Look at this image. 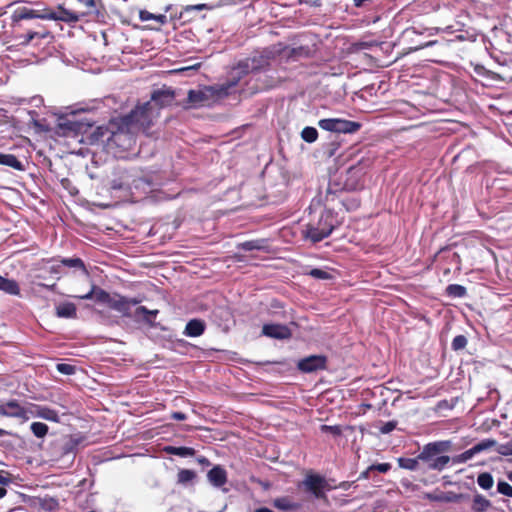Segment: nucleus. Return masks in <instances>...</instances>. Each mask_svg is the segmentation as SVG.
I'll return each instance as SVG.
<instances>
[{
  "label": "nucleus",
  "instance_id": "f257e3e1",
  "mask_svg": "<svg viewBox=\"0 0 512 512\" xmlns=\"http://www.w3.org/2000/svg\"><path fill=\"white\" fill-rule=\"evenodd\" d=\"M240 81V77L229 79L226 83L204 86L198 90H189L186 108L209 107L217 100L226 97Z\"/></svg>",
  "mask_w": 512,
  "mask_h": 512
},
{
  "label": "nucleus",
  "instance_id": "f03ea898",
  "mask_svg": "<svg viewBox=\"0 0 512 512\" xmlns=\"http://www.w3.org/2000/svg\"><path fill=\"white\" fill-rule=\"evenodd\" d=\"M450 447L449 441L431 442L422 448L418 454V459L426 465L429 470L442 471L446 468L451 458L441 453L447 451Z\"/></svg>",
  "mask_w": 512,
  "mask_h": 512
},
{
  "label": "nucleus",
  "instance_id": "7ed1b4c3",
  "mask_svg": "<svg viewBox=\"0 0 512 512\" xmlns=\"http://www.w3.org/2000/svg\"><path fill=\"white\" fill-rule=\"evenodd\" d=\"M158 117V108L153 107L151 102H145L137 105L135 109L122 118L125 125H131L137 131L146 133Z\"/></svg>",
  "mask_w": 512,
  "mask_h": 512
},
{
  "label": "nucleus",
  "instance_id": "20e7f679",
  "mask_svg": "<svg viewBox=\"0 0 512 512\" xmlns=\"http://www.w3.org/2000/svg\"><path fill=\"white\" fill-rule=\"evenodd\" d=\"M110 127V135L107 137L108 144L122 150L132 149L135 144V134L138 131L131 125H125L122 117L111 122Z\"/></svg>",
  "mask_w": 512,
  "mask_h": 512
},
{
  "label": "nucleus",
  "instance_id": "39448f33",
  "mask_svg": "<svg viewBox=\"0 0 512 512\" xmlns=\"http://www.w3.org/2000/svg\"><path fill=\"white\" fill-rule=\"evenodd\" d=\"M337 226V219L331 210H325L321 213L316 223H309L304 230L306 239L313 243L320 242L327 238Z\"/></svg>",
  "mask_w": 512,
  "mask_h": 512
},
{
  "label": "nucleus",
  "instance_id": "423d86ee",
  "mask_svg": "<svg viewBox=\"0 0 512 512\" xmlns=\"http://www.w3.org/2000/svg\"><path fill=\"white\" fill-rule=\"evenodd\" d=\"M318 126L328 132L354 134L362 127L361 123L341 118H326L318 121Z\"/></svg>",
  "mask_w": 512,
  "mask_h": 512
},
{
  "label": "nucleus",
  "instance_id": "0eeeda50",
  "mask_svg": "<svg viewBox=\"0 0 512 512\" xmlns=\"http://www.w3.org/2000/svg\"><path fill=\"white\" fill-rule=\"evenodd\" d=\"M65 14L67 16H57L55 13L42 14L36 10L30 9L27 7H18L13 11V13L11 15V20H12V24L14 26H16V25H19V23L22 20L34 19V18L61 19V20H66V21H76L78 19L77 16H73L72 14H68L67 12H65Z\"/></svg>",
  "mask_w": 512,
  "mask_h": 512
},
{
  "label": "nucleus",
  "instance_id": "6e6552de",
  "mask_svg": "<svg viewBox=\"0 0 512 512\" xmlns=\"http://www.w3.org/2000/svg\"><path fill=\"white\" fill-rule=\"evenodd\" d=\"M269 64V56L266 54L255 55L253 57L247 58L243 61H240L238 65L233 69V73L230 79L238 78L240 79L247 75L249 72L260 71L265 68Z\"/></svg>",
  "mask_w": 512,
  "mask_h": 512
},
{
  "label": "nucleus",
  "instance_id": "1a4fd4ad",
  "mask_svg": "<svg viewBox=\"0 0 512 512\" xmlns=\"http://www.w3.org/2000/svg\"><path fill=\"white\" fill-rule=\"evenodd\" d=\"M300 487H303L306 492L311 493L317 499H326L325 491L333 489L326 478L319 474H307Z\"/></svg>",
  "mask_w": 512,
  "mask_h": 512
},
{
  "label": "nucleus",
  "instance_id": "9d476101",
  "mask_svg": "<svg viewBox=\"0 0 512 512\" xmlns=\"http://www.w3.org/2000/svg\"><path fill=\"white\" fill-rule=\"evenodd\" d=\"M0 416L29 420V409L20 405L16 399H10L0 404Z\"/></svg>",
  "mask_w": 512,
  "mask_h": 512
},
{
  "label": "nucleus",
  "instance_id": "9b49d317",
  "mask_svg": "<svg viewBox=\"0 0 512 512\" xmlns=\"http://www.w3.org/2000/svg\"><path fill=\"white\" fill-rule=\"evenodd\" d=\"M327 367V357L324 355H310L300 359L297 368L303 373H313L319 370H325Z\"/></svg>",
  "mask_w": 512,
  "mask_h": 512
},
{
  "label": "nucleus",
  "instance_id": "f8f14e48",
  "mask_svg": "<svg viewBox=\"0 0 512 512\" xmlns=\"http://www.w3.org/2000/svg\"><path fill=\"white\" fill-rule=\"evenodd\" d=\"M139 303V299L127 298L119 294H115L112 296V299L108 306L111 309L121 313L124 317H133V314L131 313V308Z\"/></svg>",
  "mask_w": 512,
  "mask_h": 512
},
{
  "label": "nucleus",
  "instance_id": "ddd939ff",
  "mask_svg": "<svg viewBox=\"0 0 512 512\" xmlns=\"http://www.w3.org/2000/svg\"><path fill=\"white\" fill-rule=\"evenodd\" d=\"M30 415L55 423L60 421L58 412L44 405L31 404L29 408Z\"/></svg>",
  "mask_w": 512,
  "mask_h": 512
},
{
  "label": "nucleus",
  "instance_id": "4468645a",
  "mask_svg": "<svg viewBox=\"0 0 512 512\" xmlns=\"http://www.w3.org/2000/svg\"><path fill=\"white\" fill-rule=\"evenodd\" d=\"M173 101L174 92L170 89H162L154 91L149 102L153 104V107L158 108L159 114L161 108L169 106Z\"/></svg>",
  "mask_w": 512,
  "mask_h": 512
},
{
  "label": "nucleus",
  "instance_id": "2eb2a0df",
  "mask_svg": "<svg viewBox=\"0 0 512 512\" xmlns=\"http://www.w3.org/2000/svg\"><path fill=\"white\" fill-rule=\"evenodd\" d=\"M262 334L274 339H288L291 331L286 325L282 324H265L262 328Z\"/></svg>",
  "mask_w": 512,
  "mask_h": 512
},
{
  "label": "nucleus",
  "instance_id": "dca6fc26",
  "mask_svg": "<svg viewBox=\"0 0 512 512\" xmlns=\"http://www.w3.org/2000/svg\"><path fill=\"white\" fill-rule=\"evenodd\" d=\"M465 496L463 494H456L452 491L443 492V491H434L431 493H426L424 498L433 502H446V503H457L460 502Z\"/></svg>",
  "mask_w": 512,
  "mask_h": 512
},
{
  "label": "nucleus",
  "instance_id": "f3484780",
  "mask_svg": "<svg viewBox=\"0 0 512 512\" xmlns=\"http://www.w3.org/2000/svg\"><path fill=\"white\" fill-rule=\"evenodd\" d=\"M112 296L113 295H110L107 291L103 290L102 288L93 285L88 293L75 297L81 300H90L94 298L98 303L109 305Z\"/></svg>",
  "mask_w": 512,
  "mask_h": 512
},
{
  "label": "nucleus",
  "instance_id": "a211bd4d",
  "mask_svg": "<svg viewBox=\"0 0 512 512\" xmlns=\"http://www.w3.org/2000/svg\"><path fill=\"white\" fill-rule=\"evenodd\" d=\"M207 478L212 486L220 488L227 482V472L222 466L216 465L207 473Z\"/></svg>",
  "mask_w": 512,
  "mask_h": 512
},
{
  "label": "nucleus",
  "instance_id": "6ab92c4d",
  "mask_svg": "<svg viewBox=\"0 0 512 512\" xmlns=\"http://www.w3.org/2000/svg\"><path fill=\"white\" fill-rule=\"evenodd\" d=\"M206 329V324L201 319H191L187 322L185 329L183 331V335L187 337H199L201 336Z\"/></svg>",
  "mask_w": 512,
  "mask_h": 512
},
{
  "label": "nucleus",
  "instance_id": "aec40b11",
  "mask_svg": "<svg viewBox=\"0 0 512 512\" xmlns=\"http://www.w3.org/2000/svg\"><path fill=\"white\" fill-rule=\"evenodd\" d=\"M158 310H149L145 306H139L135 309L133 317L136 320H143L145 323L153 326V320L156 318Z\"/></svg>",
  "mask_w": 512,
  "mask_h": 512
},
{
  "label": "nucleus",
  "instance_id": "412c9836",
  "mask_svg": "<svg viewBox=\"0 0 512 512\" xmlns=\"http://www.w3.org/2000/svg\"><path fill=\"white\" fill-rule=\"evenodd\" d=\"M56 315L59 318H76L77 309L72 302H63L56 306Z\"/></svg>",
  "mask_w": 512,
  "mask_h": 512
},
{
  "label": "nucleus",
  "instance_id": "4be33fe9",
  "mask_svg": "<svg viewBox=\"0 0 512 512\" xmlns=\"http://www.w3.org/2000/svg\"><path fill=\"white\" fill-rule=\"evenodd\" d=\"M0 291L6 294L18 296L20 295V287L17 281L5 278L0 275Z\"/></svg>",
  "mask_w": 512,
  "mask_h": 512
},
{
  "label": "nucleus",
  "instance_id": "5701e85b",
  "mask_svg": "<svg viewBox=\"0 0 512 512\" xmlns=\"http://www.w3.org/2000/svg\"><path fill=\"white\" fill-rule=\"evenodd\" d=\"M273 505L275 508L284 512L295 511L300 507L298 503L293 502L289 497L286 496L274 499Z\"/></svg>",
  "mask_w": 512,
  "mask_h": 512
},
{
  "label": "nucleus",
  "instance_id": "b1692460",
  "mask_svg": "<svg viewBox=\"0 0 512 512\" xmlns=\"http://www.w3.org/2000/svg\"><path fill=\"white\" fill-rule=\"evenodd\" d=\"M0 165L11 167L18 171H24V164L13 154L0 153Z\"/></svg>",
  "mask_w": 512,
  "mask_h": 512
},
{
  "label": "nucleus",
  "instance_id": "393cba45",
  "mask_svg": "<svg viewBox=\"0 0 512 512\" xmlns=\"http://www.w3.org/2000/svg\"><path fill=\"white\" fill-rule=\"evenodd\" d=\"M491 507V502L481 494L473 497L471 509L474 512H486Z\"/></svg>",
  "mask_w": 512,
  "mask_h": 512
},
{
  "label": "nucleus",
  "instance_id": "a878e982",
  "mask_svg": "<svg viewBox=\"0 0 512 512\" xmlns=\"http://www.w3.org/2000/svg\"><path fill=\"white\" fill-rule=\"evenodd\" d=\"M164 451L166 453H168V454L176 455V456H179V457L194 456L195 453H196L194 448H192V447H184V446H181V447L166 446L164 448Z\"/></svg>",
  "mask_w": 512,
  "mask_h": 512
},
{
  "label": "nucleus",
  "instance_id": "bb28decb",
  "mask_svg": "<svg viewBox=\"0 0 512 512\" xmlns=\"http://www.w3.org/2000/svg\"><path fill=\"white\" fill-rule=\"evenodd\" d=\"M437 31H438V29H436V28H424L423 30H420V29H418L416 27H410V28H407L404 31L403 37L413 41L414 40V36L422 35L424 32H427L429 36H432Z\"/></svg>",
  "mask_w": 512,
  "mask_h": 512
},
{
  "label": "nucleus",
  "instance_id": "cd10ccee",
  "mask_svg": "<svg viewBox=\"0 0 512 512\" xmlns=\"http://www.w3.org/2000/svg\"><path fill=\"white\" fill-rule=\"evenodd\" d=\"M60 263L62 264V266L80 269L83 273L87 274V270L83 260L78 257L63 258L60 260Z\"/></svg>",
  "mask_w": 512,
  "mask_h": 512
},
{
  "label": "nucleus",
  "instance_id": "c85d7f7f",
  "mask_svg": "<svg viewBox=\"0 0 512 512\" xmlns=\"http://www.w3.org/2000/svg\"><path fill=\"white\" fill-rule=\"evenodd\" d=\"M421 460L418 459V456L416 458H398L397 462L400 468L410 470V471H416L419 467V462Z\"/></svg>",
  "mask_w": 512,
  "mask_h": 512
},
{
  "label": "nucleus",
  "instance_id": "c756f323",
  "mask_svg": "<svg viewBox=\"0 0 512 512\" xmlns=\"http://www.w3.org/2000/svg\"><path fill=\"white\" fill-rule=\"evenodd\" d=\"M446 293L450 297L463 298L467 294V290L462 285L450 284L446 287Z\"/></svg>",
  "mask_w": 512,
  "mask_h": 512
},
{
  "label": "nucleus",
  "instance_id": "7c9ffc66",
  "mask_svg": "<svg viewBox=\"0 0 512 512\" xmlns=\"http://www.w3.org/2000/svg\"><path fill=\"white\" fill-rule=\"evenodd\" d=\"M477 484L484 490H489L494 484L493 477L490 473L484 472L478 475Z\"/></svg>",
  "mask_w": 512,
  "mask_h": 512
},
{
  "label": "nucleus",
  "instance_id": "2f4dec72",
  "mask_svg": "<svg viewBox=\"0 0 512 512\" xmlns=\"http://www.w3.org/2000/svg\"><path fill=\"white\" fill-rule=\"evenodd\" d=\"M239 247L244 251L262 250L265 248V240L245 241Z\"/></svg>",
  "mask_w": 512,
  "mask_h": 512
},
{
  "label": "nucleus",
  "instance_id": "473e14b6",
  "mask_svg": "<svg viewBox=\"0 0 512 512\" xmlns=\"http://www.w3.org/2000/svg\"><path fill=\"white\" fill-rule=\"evenodd\" d=\"M497 445L496 440L494 439H484L481 442L477 443L472 447L475 454H479L481 452H484L486 450H489Z\"/></svg>",
  "mask_w": 512,
  "mask_h": 512
},
{
  "label": "nucleus",
  "instance_id": "72a5a7b5",
  "mask_svg": "<svg viewBox=\"0 0 512 512\" xmlns=\"http://www.w3.org/2000/svg\"><path fill=\"white\" fill-rule=\"evenodd\" d=\"M301 138L307 143H313L318 138V131L314 127L307 126L301 131Z\"/></svg>",
  "mask_w": 512,
  "mask_h": 512
},
{
  "label": "nucleus",
  "instance_id": "f704fd0d",
  "mask_svg": "<svg viewBox=\"0 0 512 512\" xmlns=\"http://www.w3.org/2000/svg\"><path fill=\"white\" fill-rule=\"evenodd\" d=\"M30 429L35 437L44 438L48 433V426L42 422H33L30 426Z\"/></svg>",
  "mask_w": 512,
  "mask_h": 512
},
{
  "label": "nucleus",
  "instance_id": "c9c22d12",
  "mask_svg": "<svg viewBox=\"0 0 512 512\" xmlns=\"http://www.w3.org/2000/svg\"><path fill=\"white\" fill-rule=\"evenodd\" d=\"M178 483L180 484H188L192 482L196 478V473L193 470L189 469H181L177 475Z\"/></svg>",
  "mask_w": 512,
  "mask_h": 512
},
{
  "label": "nucleus",
  "instance_id": "e433bc0d",
  "mask_svg": "<svg viewBox=\"0 0 512 512\" xmlns=\"http://www.w3.org/2000/svg\"><path fill=\"white\" fill-rule=\"evenodd\" d=\"M47 36V31H29L25 36H22L24 39L20 41V44L27 45L35 38H46Z\"/></svg>",
  "mask_w": 512,
  "mask_h": 512
},
{
  "label": "nucleus",
  "instance_id": "4c0bfd02",
  "mask_svg": "<svg viewBox=\"0 0 512 512\" xmlns=\"http://www.w3.org/2000/svg\"><path fill=\"white\" fill-rule=\"evenodd\" d=\"M475 452L472 448L464 451L463 453L456 455L452 458L453 463L455 464H462L466 463L467 461L471 460L475 456Z\"/></svg>",
  "mask_w": 512,
  "mask_h": 512
},
{
  "label": "nucleus",
  "instance_id": "58836bf2",
  "mask_svg": "<svg viewBox=\"0 0 512 512\" xmlns=\"http://www.w3.org/2000/svg\"><path fill=\"white\" fill-rule=\"evenodd\" d=\"M59 127L72 132H78L80 130V124L69 119H62L59 123Z\"/></svg>",
  "mask_w": 512,
  "mask_h": 512
},
{
  "label": "nucleus",
  "instance_id": "ea45409f",
  "mask_svg": "<svg viewBox=\"0 0 512 512\" xmlns=\"http://www.w3.org/2000/svg\"><path fill=\"white\" fill-rule=\"evenodd\" d=\"M467 343H468V340L464 335H457L452 340L451 348L454 351H459V350L464 349L466 347Z\"/></svg>",
  "mask_w": 512,
  "mask_h": 512
},
{
  "label": "nucleus",
  "instance_id": "a19ab883",
  "mask_svg": "<svg viewBox=\"0 0 512 512\" xmlns=\"http://www.w3.org/2000/svg\"><path fill=\"white\" fill-rule=\"evenodd\" d=\"M308 275L319 280H327L332 278V275L328 271L319 268L310 270Z\"/></svg>",
  "mask_w": 512,
  "mask_h": 512
},
{
  "label": "nucleus",
  "instance_id": "79ce46f5",
  "mask_svg": "<svg viewBox=\"0 0 512 512\" xmlns=\"http://www.w3.org/2000/svg\"><path fill=\"white\" fill-rule=\"evenodd\" d=\"M496 451L503 456H512V439L504 444L496 445Z\"/></svg>",
  "mask_w": 512,
  "mask_h": 512
},
{
  "label": "nucleus",
  "instance_id": "37998d69",
  "mask_svg": "<svg viewBox=\"0 0 512 512\" xmlns=\"http://www.w3.org/2000/svg\"><path fill=\"white\" fill-rule=\"evenodd\" d=\"M497 492L502 495L512 497V486L505 481H499L497 483Z\"/></svg>",
  "mask_w": 512,
  "mask_h": 512
},
{
  "label": "nucleus",
  "instance_id": "c03bdc74",
  "mask_svg": "<svg viewBox=\"0 0 512 512\" xmlns=\"http://www.w3.org/2000/svg\"><path fill=\"white\" fill-rule=\"evenodd\" d=\"M397 427V421L391 420L388 422L383 423L379 427V431L381 434H389L391 433L395 428Z\"/></svg>",
  "mask_w": 512,
  "mask_h": 512
},
{
  "label": "nucleus",
  "instance_id": "a18cd8bd",
  "mask_svg": "<svg viewBox=\"0 0 512 512\" xmlns=\"http://www.w3.org/2000/svg\"><path fill=\"white\" fill-rule=\"evenodd\" d=\"M391 469L389 463H379L369 466V470L378 471L380 473H387Z\"/></svg>",
  "mask_w": 512,
  "mask_h": 512
},
{
  "label": "nucleus",
  "instance_id": "49530a36",
  "mask_svg": "<svg viewBox=\"0 0 512 512\" xmlns=\"http://www.w3.org/2000/svg\"><path fill=\"white\" fill-rule=\"evenodd\" d=\"M57 370L62 374L71 375L75 368L72 365L61 363L57 365Z\"/></svg>",
  "mask_w": 512,
  "mask_h": 512
},
{
  "label": "nucleus",
  "instance_id": "de8ad7c7",
  "mask_svg": "<svg viewBox=\"0 0 512 512\" xmlns=\"http://www.w3.org/2000/svg\"><path fill=\"white\" fill-rule=\"evenodd\" d=\"M321 430L323 432H330L334 435H339L341 433V430L338 426L322 425Z\"/></svg>",
  "mask_w": 512,
  "mask_h": 512
},
{
  "label": "nucleus",
  "instance_id": "09e8293b",
  "mask_svg": "<svg viewBox=\"0 0 512 512\" xmlns=\"http://www.w3.org/2000/svg\"><path fill=\"white\" fill-rule=\"evenodd\" d=\"M434 44H436V41H434V40L427 41V42H418L414 47H411V49L416 51L419 49L433 46Z\"/></svg>",
  "mask_w": 512,
  "mask_h": 512
},
{
  "label": "nucleus",
  "instance_id": "8fccbe9b",
  "mask_svg": "<svg viewBox=\"0 0 512 512\" xmlns=\"http://www.w3.org/2000/svg\"><path fill=\"white\" fill-rule=\"evenodd\" d=\"M156 18V15L146 11V10H143V11H140V19L142 21H149V20H152Z\"/></svg>",
  "mask_w": 512,
  "mask_h": 512
},
{
  "label": "nucleus",
  "instance_id": "3c124183",
  "mask_svg": "<svg viewBox=\"0 0 512 512\" xmlns=\"http://www.w3.org/2000/svg\"><path fill=\"white\" fill-rule=\"evenodd\" d=\"M171 419L173 420H176V421H183V420H186L187 419V415L183 412H173L171 414Z\"/></svg>",
  "mask_w": 512,
  "mask_h": 512
},
{
  "label": "nucleus",
  "instance_id": "603ef678",
  "mask_svg": "<svg viewBox=\"0 0 512 512\" xmlns=\"http://www.w3.org/2000/svg\"><path fill=\"white\" fill-rule=\"evenodd\" d=\"M62 268V264L59 262H55L50 266V273L59 274Z\"/></svg>",
  "mask_w": 512,
  "mask_h": 512
},
{
  "label": "nucleus",
  "instance_id": "864d4df0",
  "mask_svg": "<svg viewBox=\"0 0 512 512\" xmlns=\"http://www.w3.org/2000/svg\"><path fill=\"white\" fill-rule=\"evenodd\" d=\"M197 462L204 467H208L211 464L210 461L204 456H199L197 458Z\"/></svg>",
  "mask_w": 512,
  "mask_h": 512
},
{
  "label": "nucleus",
  "instance_id": "5fc2aeb1",
  "mask_svg": "<svg viewBox=\"0 0 512 512\" xmlns=\"http://www.w3.org/2000/svg\"><path fill=\"white\" fill-rule=\"evenodd\" d=\"M373 470H369V467L363 471L360 476H359V479H368L370 477V472H372Z\"/></svg>",
  "mask_w": 512,
  "mask_h": 512
},
{
  "label": "nucleus",
  "instance_id": "6e6d98bb",
  "mask_svg": "<svg viewBox=\"0 0 512 512\" xmlns=\"http://www.w3.org/2000/svg\"><path fill=\"white\" fill-rule=\"evenodd\" d=\"M10 483V478L3 475V474H0V484L1 485H8Z\"/></svg>",
  "mask_w": 512,
  "mask_h": 512
},
{
  "label": "nucleus",
  "instance_id": "4d7b16f0",
  "mask_svg": "<svg viewBox=\"0 0 512 512\" xmlns=\"http://www.w3.org/2000/svg\"><path fill=\"white\" fill-rule=\"evenodd\" d=\"M191 9L195 10H203V9H209L210 7L207 4H198L190 7Z\"/></svg>",
  "mask_w": 512,
  "mask_h": 512
},
{
  "label": "nucleus",
  "instance_id": "13d9d810",
  "mask_svg": "<svg viewBox=\"0 0 512 512\" xmlns=\"http://www.w3.org/2000/svg\"><path fill=\"white\" fill-rule=\"evenodd\" d=\"M80 1L83 2L88 7H94L95 6L94 0H80Z\"/></svg>",
  "mask_w": 512,
  "mask_h": 512
},
{
  "label": "nucleus",
  "instance_id": "bf43d9fd",
  "mask_svg": "<svg viewBox=\"0 0 512 512\" xmlns=\"http://www.w3.org/2000/svg\"><path fill=\"white\" fill-rule=\"evenodd\" d=\"M154 19L160 23H164L166 20V16L165 15H156V18H154Z\"/></svg>",
  "mask_w": 512,
  "mask_h": 512
},
{
  "label": "nucleus",
  "instance_id": "052dcab7",
  "mask_svg": "<svg viewBox=\"0 0 512 512\" xmlns=\"http://www.w3.org/2000/svg\"><path fill=\"white\" fill-rule=\"evenodd\" d=\"M254 512H274V511L269 508H266V507H261V508L256 509Z\"/></svg>",
  "mask_w": 512,
  "mask_h": 512
},
{
  "label": "nucleus",
  "instance_id": "680f3d73",
  "mask_svg": "<svg viewBox=\"0 0 512 512\" xmlns=\"http://www.w3.org/2000/svg\"><path fill=\"white\" fill-rule=\"evenodd\" d=\"M5 435H12V433L0 428V436H5Z\"/></svg>",
  "mask_w": 512,
  "mask_h": 512
},
{
  "label": "nucleus",
  "instance_id": "e2e57ef3",
  "mask_svg": "<svg viewBox=\"0 0 512 512\" xmlns=\"http://www.w3.org/2000/svg\"><path fill=\"white\" fill-rule=\"evenodd\" d=\"M7 494V490L5 488L0 487V499L3 498Z\"/></svg>",
  "mask_w": 512,
  "mask_h": 512
},
{
  "label": "nucleus",
  "instance_id": "0e129e2a",
  "mask_svg": "<svg viewBox=\"0 0 512 512\" xmlns=\"http://www.w3.org/2000/svg\"><path fill=\"white\" fill-rule=\"evenodd\" d=\"M364 1L365 0H354V4H355L356 7H360V6H362Z\"/></svg>",
  "mask_w": 512,
  "mask_h": 512
},
{
  "label": "nucleus",
  "instance_id": "69168bd1",
  "mask_svg": "<svg viewBox=\"0 0 512 512\" xmlns=\"http://www.w3.org/2000/svg\"><path fill=\"white\" fill-rule=\"evenodd\" d=\"M47 287H48L50 290H54V289H55V287H56V285H55V284H52V285L47 286Z\"/></svg>",
  "mask_w": 512,
  "mask_h": 512
}]
</instances>
